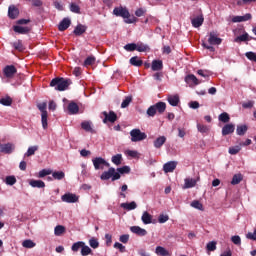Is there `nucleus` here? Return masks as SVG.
I'll return each mask as SVG.
<instances>
[{
	"label": "nucleus",
	"instance_id": "nucleus-26",
	"mask_svg": "<svg viewBox=\"0 0 256 256\" xmlns=\"http://www.w3.org/2000/svg\"><path fill=\"white\" fill-rule=\"evenodd\" d=\"M141 219L144 225H150V223H153V216H151L147 211L143 212Z\"/></svg>",
	"mask_w": 256,
	"mask_h": 256
},
{
	"label": "nucleus",
	"instance_id": "nucleus-7",
	"mask_svg": "<svg viewBox=\"0 0 256 256\" xmlns=\"http://www.w3.org/2000/svg\"><path fill=\"white\" fill-rule=\"evenodd\" d=\"M94 168L96 170L104 169V167H109V163L105 161V159L101 157H96L92 160Z\"/></svg>",
	"mask_w": 256,
	"mask_h": 256
},
{
	"label": "nucleus",
	"instance_id": "nucleus-15",
	"mask_svg": "<svg viewBox=\"0 0 256 256\" xmlns=\"http://www.w3.org/2000/svg\"><path fill=\"white\" fill-rule=\"evenodd\" d=\"M232 133H235L234 124H225L222 128L223 137H226V135H231Z\"/></svg>",
	"mask_w": 256,
	"mask_h": 256
},
{
	"label": "nucleus",
	"instance_id": "nucleus-17",
	"mask_svg": "<svg viewBox=\"0 0 256 256\" xmlns=\"http://www.w3.org/2000/svg\"><path fill=\"white\" fill-rule=\"evenodd\" d=\"M130 231L139 237H145L147 235V230L139 227V226H131Z\"/></svg>",
	"mask_w": 256,
	"mask_h": 256
},
{
	"label": "nucleus",
	"instance_id": "nucleus-56",
	"mask_svg": "<svg viewBox=\"0 0 256 256\" xmlns=\"http://www.w3.org/2000/svg\"><path fill=\"white\" fill-rule=\"evenodd\" d=\"M125 51H137V44L130 43L124 46Z\"/></svg>",
	"mask_w": 256,
	"mask_h": 256
},
{
	"label": "nucleus",
	"instance_id": "nucleus-20",
	"mask_svg": "<svg viewBox=\"0 0 256 256\" xmlns=\"http://www.w3.org/2000/svg\"><path fill=\"white\" fill-rule=\"evenodd\" d=\"M13 31L15 33H19V35H27V33H29L31 31V28H29L27 26L23 27V26L17 25V26L13 27Z\"/></svg>",
	"mask_w": 256,
	"mask_h": 256
},
{
	"label": "nucleus",
	"instance_id": "nucleus-50",
	"mask_svg": "<svg viewBox=\"0 0 256 256\" xmlns=\"http://www.w3.org/2000/svg\"><path fill=\"white\" fill-rule=\"evenodd\" d=\"M239 151H241V146L240 144L234 147H230L228 150V153L230 155H237V153H239Z\"/></svg>",
	"mask_w": 256,
	"mask_h": 256
},
{
	"label": "nucleus",
	"instance_id": "nucleus-22",
	"mask_svg": "<svg viewBox=\"0 0 256 256\" xmlns=\"http://www.w3.org/2000/svg\"><path fill=\"white\" fill-rule=\"evenodd\" d=\"M11 46L15 49V51H19V53H23V51H25V46L23 45L22 40L12 42Z\"/></svg>",
	"mask_w": 256,
	"mask_h": 256
},
{
	"label": "nucleus",
	"instance_id": "nucleus-44",
	"mask_svg": "<svg viewBox=\"0 0 256 256\" xmlns=\"http://www.w3.org/2000/svg\"><path fill=\"white\" fill-rule=\"evenodd\" d=\"M197 129L199 133H209L211 131V128L204 124H197Z\"/></svg>",
	"mask_w": 256,
	"mask_h": 256
},
{
	"label": "nucleus",
	"instance_id": "nucleus-12",
	"mask_svg": "<svg viewBox=\"0 0 256 256\" xmlns=\"http://www.w3.org/2000/svg\"><path fill=\"white\" fill-rule=\"evenodd\" d=\"M177 169V162L170 161L164 164L163 171L164 173H173Z\"/></svg>",
	"mask_w": 256,
	"mask_h": 256
},
{
	"label": "nucleus",
	"instance_id": "nucleus-54",
	"mask_svg": "<svg viewBox=\"0 0 256 256\" xmlns=\"http://www.w3.org/2000/svg\"><path fill=\"white\" fill-rule=\"evenodd\" d=\"M191 207H194V209H198L199 211H203V204H201V202H199V200H194L191 203Z\"/></svg>",
	"mask_w": 256,
	"mask_h": 256
},
{
	"label": "nucleus",
	"instance_id": "nucleus-8",
	"mask_svg": "<svg viewBox=\"0 0 256 256\" xmlns=\"http://www.w3.org/2000/svg\"><path fill=\"white\" fill-rule=\"evenodd\" d=\"M61 199L64 203H77L79 201V196L73 193H66L62 195Z\"/></svg>",
	"mask_w": 256,
	"mask_h": 256
},
{
	"label": "nucleus",
	"instance_id": "nucleus-62",
	"mask_svg": "<svg viewBox=\"0 0 256 256\" xmlns=\"http://www.w3.org/2000/svg\"><path fill=\"white\" fill-rule=\"evenodd\" d=\"M231 241L232 243H234V245H241V237L240 236H232L231 237Z\"/></svg>",
	"mask_w": 256,
	"mask_h": 256
},
{
	"label": "nucleus",
	"instance_id": "nucleus-13",
	"mask_svg": "<svg viewBox=\"0 0 256 256\" xmlns=\"http://www.w3.org/2000/svg\"><path fill=\"white\" fill-rule=\"evenodd\" d=\"M9 19H17L19 17V8L15 5H10L8 8Z\"/></svg>",
	"mask_w": 256,
	"mask_h": 256
},
{
	"label": "nucleus",
	"instance_id": "nucleus-21",
	"mask_svg": "<svg viewBox=\"0 0 256 256\" xmlns=\"http://www.w3.org/2000/svg\"><path fill=\"white\" fill-rule=\"evenodd\" d=\"M197 185V180L193 178H186L184 180V186L183 189H193Z\"/></svg>",
	"mask_w": 256,
	"mask_h": 256
},
{
	"label": "nucleus",
	"instance_id": "nucleus-57",
	"mask_svg": "<svg viewBox=\"0 0 256 256\" xmlns=\"http://www.w3.org/2000/svg\"><path fill=\"white\" fill-rule=\"evenodd\" d=\"M248 39H249V34L244 33L235 38V43H239V41H248Z\"/></svg>",
	"mask_w": 256,
	"mask_h": 256
},
{
	"label": "nucleus",
	"instance_id": "nucleus-36",
	"mask_svg": "<svg viewBox=\"0 0 256 256\" xmlns=\"http://www.w3.org/2000/svg\"><path fill=\"white\" fill-rule=\"evenodd\" d=\"M80 253H81L82 256L93 255V250H91L90 247L87 246L84 242V245L82 246V249H81Z\"/></svg>",
	"mask_w": 256,
	"mask_h": 256
},
{
	"label": "nucleus",
	"instance_id": "nucleus-30",
	"mask_svg": "<svg viewBox=\"0 0 256 256\" xmlns=\"http://www.w3.org/2000/svg\"><path fill=\"white\" fill-rule=\"evenodd\" d=\"M29 185L37 189H43L45 187V182H43V180H31Z\"/></svg>",
	"mask_w": 256,
	"mask_h": 256
},
{
	"label": "nucleus",
	"instance_id": "nucleus-9",
	"mask_svg": "<svg viewBox=\"0 0 256 256\" xmlns=\"http://www.w3.org/2000/svg\"><path fill=\"white\" fill-rule=\"evenodd\" d=\"M13 151H15V144L13 143L0 144V153L11 155Z\"/></svg>",
	"mask_w": 256,
	"mask_h": 256
},
{
	"label": "nucleus",
	"instance_id": "nucleus-23",
	"mask_svg": "<svg viewBox=\"0 0 256 256\" xmlns=\"http://www.w3.org/2000/svg\"><path fill=\"white\" fill-rule=\"evenodd\" d=\"M85 31H87V27L84 26L83 24H78L73 33L74 35H76V37H81V35H83V33H85Z\"/></svg>",
	"mask_w": 256,
	"mask_h": 256
},
{
	"label": "nucleus",
	"instance_id": "nucleus-52",
	"mask_svg": "<svg viewBox=\"0 0 256 256\" xmlns=\"http://www.w3.org/2000/svg\"><path fill=\"white\" fill-rule=\"evenodd\" d=\"M70 11H71L72 13H77V14H79V13H81V8H80L79 5H77L76 3H71V4H70Z\"/></svg>",
	"mask_w": 256,
	"mask_h": 256
},
{
	"label": "nucleus",
	"instance_id": "nucleus-18",
	"mask_svg": "<svg viewBox=\"0 0 256 256\" xmlns=\"http://www.w3.org/2000/svg\"><path fill=\"white\" fill-rule=\"evenodd\" d=\"M204 21H205V18L203 17V14H201L195 18H192L191 24H192V26H194L197 29V28L201 27V25H203Z\"/></svg>",
	"mask_w": 256,
	"mask_h": 256
},
{
	"label": "nucleus",
	"instance_id": "nucleus-63",
	"mask_svg": "<svg viewBox=\"0 0 256 256\" xmlns=\"http://www.w3.org/2000/svg\"><path fill=\"white\" fill-rule=\"evenodd\" d=\"M159 223H167L169 221V216L165 214H161L158 218Z\"/></svg>",
	"mask_w": 256,
	"mask_h": 256
},
{
	"label": "nucleus",
	"instance_id": "nucleus-2",
	"mask_svg": "<svg viewBox=\"0 0 256 256\" xmlns=\"http://www.w3.org/2000/svg\"><path fill=\"white\" fill-rule=\"evenodd\" d=\"M72 83L69 78L56 77L51 80L50 87H55L56 91H65Z\"/></svg>",
	"mask_w": 256,
	"mask_h": 256
},
{
	"label": "nucleus",
	"instance_id": "nucleus-3",
	"mask_svg": "<svg viewBox=\"0 0 256 256\" xmlns=\"http://www.w3.org/2000/svg\"><path fill=\"white\" fill-rule=\"evenodd\" d=\"M167 109V104L165 102H157L154 105H151L147 111H146V115H148L149 117H155L156 113H158V115H163V113H165Z\"/></svg>",
	"mask_w": 256,
	"mask_h": 256
},
{
	"label": "nucleus",
	"instance_id": "nucleus-37",
	"mask_svg": "<svg viewBox=\"0 0 256 256\" xmlns=\"http://www.w3.org/2000/svg\"><path fill=\"white\" fill-rule=\"evenodd\" d=\"M81 128L84 131H87V133H93V127H91V122L89 121H84L81 123Z\"/></svg>",
	"mask_w": 256,
	"mask_h": 256
},
{
	"label": "nucleus",
	"instance_id": "nucleus-14",
	"mask_svg": "<svg viewBox=\"0 0 256 256\" xmlns=\"http://www.w3.org/2000/svg\"><path fill=\"white\" fill-rule=\"evenodd\" d=\"M185 82L187 83V85H200L201 80L197 79L196 75L193 74H189L185 77Z\"/></svg>",
	"mask_w": 256,
	"mask_h": 256
},
{
	"label": "nucleus",
	"instance_id": "nucleus-59",
	"mask_svg": "<svg viewBox=\"0 0 256 256\" xmlns=\"http://www.w3.org/2000/svg\"><path fill=\"white\" fill-rule=\"evenodd\" d=\"M89 245L92 247V249H97L99 247V241H97L96 238H91L89 240Z\"/></svg>",
	"mask_w": 256,
	"mask_h": 256
},
{
	"label": "nucleus",
	"instance_id": "nucleus-41",
	"mask_svg": "<svg viewBox=\"0 0 256 256\" xmlns=\"http://www.w3.org/2000/svg\"><path fill=\"white\" fill-rule=\"evenodd\" d=\"M85 244V242L83 241H78L76 243H74L71 247V250L74 252V253H77V251H79V249H83V245Z\"/></svg>",
	"mask_w": 256,
	"mask_h": 256
},
{
	"label": "nucleus",
	"instance_id": "nucleus-53",
	"mask_svg": "<svg viewBox=\"0 0 256 256\" xmlns=\"http://www.w3.org/2000/svg\"><path fill=\"white\" fill-rule=\"evenodd\" d=\"M5 183L6 185H15V183H17V178H15V176H7Z\"/></svg>",
	"mask_w": 256,
	"mask_h": 256
},
{
	"label": "nucleus",
	"instance_id": "nucleus-31",
	"mask_svg": "<svg viewBox=\"0 0 256 256\" xmlns=\"http://www.w3.org/2000/svg\"><path fill=\"white\" fill-rule=\"evenodd\" d=\"M0 104L4 105V107H11L13 105V98L10 96H6L0 99Z\"/></svg>",
	"mask_w": 256,
	"mask_h": 256
},
{
	"label": "nucleus",
	"instance_id": "nucleus-55",
	"mask_svg": "<svg viewBox=\"0 0 256 256\" xmlns=\"http://www.w3.org/2000/svg\"><path fill=\"white\" fill-rule=\"evenodd\" d=\"M207 251H215L217 249V242L211 241L206 245Z\"/></svg>",
	"mask_w": 256,
	"mask_h": 256
},
{
	"label": "nucleus",
	"instance_id": "nucleus-4",
	"mask_svg": "<svg viewBox=\"0 0 256 256\" xmlns=\"http://www.w3.org/2000/svg\"><path fill=\"white\" fill-rule=\"evenodd\" d=\"M100 179H102V181H107L109 179H112V181H117L121 179V174L116 172L115 168L111 167L108 169V171H105L101 174Z\"/></svg>",
	"mask_w": 256,
	"mask_h": 256
},
{
	"label": "nucleus",
	"instance_id": "nucleus-32",
	"mask_svg": "<svg viewBox=\"0 0 256 256\" xmlns=\"http://www.w3.org/2000/svg\"><path fill=\"white\" fill-rule=\"evenodd\" d=\"M249 127H247V125H238L236 128V133L237 135H239L240 137H243V135H245V133H247Z\"/></svg>",
	"mask_w": 256,
	"mask_h": 256
},
{
	"label": "nucleus",
	"instance_id": "nucleus-43",
	"mask_svg": "<svg viewBox=\"0 0 256 256\" xmlns=\"http://www.w3.org/2000/svg\"><path fill=\"white\" fill-rule=\"evenodd\" d=\"M136 51L139 53H145L146 51H149V47L146 44L138 43L136 44Z\"/></svg>",
	"mask_w": 256,
	"mask_h": 256
},
{
	"label": "nucleus",
	"instance_id": "nucleus-42",
	"mask_svg": "<svg viewBox=\"0 0 256 256\" xmlns=\"http://www.w3.org/2000/svg\"><path fill=\"white\" fill-rule=\"evenodd\" d=\"M63 233H65V226L57 225L54 229V235L60 237V235H63Z\"/></svg>",
	"mask_w": 256,
	"mask_h": 256
},
{
	"label": "nucleus",
	"instance_id": "nucleus-49",
	"mask_svg": "<svg viewBox=\"0 0 256 256\" xmlns=\"http://www.w3.org/2000/svg\"><path fill=\"white\" fill-rule=\"evenodd\" d=\"M91 65H95V57L89 56L84 61V67H89Z\"/></svg>",
	"mask_w": 256,
	"mask_h": 256
},
{
	"label": "nucleus",
	"instance_id": "nucleus-61",
	"mask_svg": "<svg viewBox=\"0 0 256 256\" xmlns=\"http://www.w3.org/2000/svg\"><path fill=\"white\" fill-rule=\"evenodd\" d=\"M39 111H41V114L47 113V103L43 102L37 105Z\"/></svg>",
	"mask_w": 256,
	"mask_h": 256
},
{
	"label": "nucleus",
	"instance_id": "nucleus-19",
	"mask_svg": "<svg viewBox=\"0 0 256 256\" xmlns=\"http://www.w3.org/2000/svg\"><path fill=\"white\" fill-rule=\"evenodd\" d=\"M71 27V20L69 18H64L58 25L59 31H67Z\"/></svg>",
	"mask_w": 256,
	"mask_h": 256
},
{
	"label": "nucleus",
	"instance_id": "nucleus-27",
	"mask_svg": "<svg viewBox=\"0 0 256 256\" xmlns=\"http://www.w3.org/2000/svg\"><path fill=\"white\" fill-rule=\"evenodd\" d=\"M167 141V138L165 136H160L154 141V147L156 149H161L163 145H165V142Z\"/></svg>",
	"mask_w": 256,
	"mask_h": 256
},
{
	"label": "nucleus",
	"instance_id": "nucleus-25",
	"mask_svg": "<svg viewBox=\"0 0 256 256\" xmlns=\"http://www.w3.org/2000/svg\"><path fill=\"white\" fill-rule=\"evenodd\" d=\"M68 111L70 115H77L79 113V105L75 102H70L68 104Z\"/></svg>",
	"mask_w": 256,
	"mask_h": 256
},
{
	"label": "nucleus",
	"instance_id": "nucleus-11",
	"mask_svg": "<svg viewBox=\"0 0 256 256\" xmlns=\"http://www.w3.org/2000/svg\"><path fill=\"white\" fill-rule=\"evenodd\" d=\"M251 19H253V16L251 15V13H247L244 16H234L232 18V22L233 23H243L245 21H251Z\"/></svg>",
	"mask_w": 256,
	"mask_h": 256
},
{
	"label": "nucleus",
	"instance_id": "nucleus-5",
	"mask_svg": "<svg viewBox=\"0 0 256 256\" xmlns=\"http://www.w3.org/2000/svg\"><path fill=\"white\" fill-rule=\"evenodd\" d=\"M130 137L132 143H137L139 141H145V139H147V134H145V132H141L140 129H132L130 131Z\"/></svg>",
	"mask_w": 256,
	"mask_h": 256
},
{
	"label": "nucleus",
	"instance_id": "nucleus-51",
	"mask_svg": "<svg viewBox=\"0 0 256 256\" xmlns=\"http://www.w3.org/2000/svg\"><path fill=\"white\" fill-rule=\"evenodd\" d=\"M117 173H119V175H124V173H131V168L129 166H123L121 168H117Z\"/></svg>",
	"mask_w": 256,
	"mask_h": 256
},
{
	"label": "nucleus",
	"instance_id": "nucleus-34",
	"mask_svg": "<svg viewBox=\"0 0 256 256\" xmlns=\"http://www.w3.org/2000/svg\"><path fill=\"white\" fill-rule=\"evenodd\" d=\"M39 151V146L35 145V146H30L27 150V152L24 154V157H31L33 155H35V152Z\"/></svg>",
	"mask_w": 256,
	"mask_h": 256
},
{
	"label": "nucleus",
	"instance_id": "nucleus-24",
	"mask_svg": "<svg viewBox=\"0 0 256 256\" xmlns=\"http://www.w3.org/2000/svg\"><path fill=\"white\" fill-rule=\"evenodd\" d=\"M151 69H152V71H162L163 70V60H153Z\"/></svg>",
	"mask_w": 256,
	"mask_h": 256
},
{
	"label": "nucleus",
	"instance_id": "nucleus-1",
	"mask_svg": "<svg viewBox=\"0 0 256 256\" xmlns=\"http://www.w3.org/2000/svg\"><path fill=\"white\" fill-rule=\"evenodd\" d=\"M114 15H116V17H122L123 19H125V23H127L128 25H131L132 23H137V17L132 16L129 13V10L127 8H123V6L120 7H116L113 10Z\"/></svg>",
	"mask_w": 256,
	"mask_h": 256
},
{
	"label": "nucleus",
	"instance_id": "nucleus-6",
	"mask_svg": "<svg viewBox=\"0 0 256 256\" xmlns=\"http://www.w3.org/2000/svg\"><path fill=\"white\" fill-rule=\"evenodd\" d=\"M3 73L4 77H6L7 79H13V77H15V75L17 74V68L13 65H7L3 69Z\"/></svg>",
	"mask_w": 256,
	"mask_h": 256
},
{
	"label": "nucleus",
	"instance_id": "nucleus-64",
	"mask_svg": "<svg viewBox=\"0 0 256 256\" xmlns=\"http://www.w3.org/2000/svg\"><path fill=\"white\" fill-rule=\"evenodd\" d=\"M247 239H251L252 241H256V229L254 230L253 233L249 232L247 235H246Z\"/></svg>",
	"mask_w": 256,
	"mask_h": 256
},
{
	"label": "nucleus",
	"instance_id": "nucleus-46",
	"mask_svg": "<svg viewBox=\"0 0 256 256\" xmlns=\"http://www.w3.org/2000/svg\"><path fill=\"white\" fill-rule=\"evenodd\" d=\"M35 242L33 240H24L22 243V246L25 247V249H33L35 247Z\"/></svg>",
	"mask_w": 256,
	"mask_h": 256
},
{
	"label": "nucleus",
	"instance_id": "nucleus-28",
	"mask_svg": "<svg viewBox=\"0 0 256 256\" xmlns=\"http://www.w3.org/2000/svg\"><path fill=\"white\" fill-rule=\"evenodd\" d=\"M167 101L172 107H177L179 105V95H170Z\"/></svg>",
	"mask_w": 256,
	"mask_h": 256
},
{
	"label": "nucleus",
	"instance_id": "nucleus-45",
	"mask_svg": "<svg viewBox=\"0 0 256 256\" xmlns=\"http://www.w3.org/2000/svg\"><path fill=\"white\" fill-rule=\"evenodd\" d=\"M121 161H123V155L116 154L112 156V163H114V165H121Z\"/></svg>",
	"mask_w": 256,
	"mask_h": 256
},
{
	"label": "nucleus",
	"instance_id": "nucleus-29",
	"mask_svg": "<svg viewBox=\"0 0 256 256\" xmlns=\"http://www.w3.org/2000/svg\"><path fill=\"white\" fill-rule=\"evenodd\" d=\"M120 207H122V209H126L127 211H133L134 209H137V203L135 201L130 203H122Z\"/></svg>",
	"mask_w": 256,
	"mask_h": 256
},
{
	"label": "nucleus",
	"instance_id": "nucleus-60",
	"mask_svg": "<svg viewBox=\"0 0 256 256\" xmlns=\"http://www.w3.org/2000/svg\"><path fill=\"white\" fill-rule=\"evenodd\" d=\"M114 249H119L120 253H125L127 251L125 246L119 242H115Z\"/></svg>",
	"mask_w": 256,
	"mask_h": 256
},
{
	"label": "nucleus",
	"instance_id": "nucleus-33",
	"mask_svg": "<svg viewBox=\"0 0 256 256\" xmlns=\"http://www.w3.org/2000/svg\"><path fill=\"white\" fill-rule=\"evenodd\" d=\"M130 64H132L134 67H141L143 65V60L139 59L137 56H133L130 58Z\"/></svg>",
	"mask_w": 256,
	"mask_h": 256
},
{
	"label": "nucleus",
	"instance_id": "nucleus-10",
	"mask_svg": "<svg viewBox=\"0 0 256 256\" xmlns=\"http://www.w3.org/2000/svg\"><path fill=\"white\" fill-rule=\"evenodd\" d=\"M102 114L104 115V119H103V123H107V121L109 123H115V121H117V114L113 111H110L109 113H107V111L102 112Z\"/></svg>",
	"mask_w": 256,
	"mask_h": 256
},
{
	"label": "nucleus",
	"instance_id": "nucleus-16",
	"mask_svg": "<svg viewBox=\"0 0 256 256\" xmlns=\"http://www.w3.org/2000/svg\"><path fill=\"white\" fill-rule=\"evenodd\" d=\"M208 43L210 45H221V43H223V39L217 37L215 35V32H211L210 36H209V39H208Z\"/></svg>",
	"mask_w": 256,
	"mask_h": 256
},
{
	"label": "nucleus",
	"instance_id": "nucleus-38",
	"mask_svg": "<svg viewBox=\"0 0 256 256\" xmlns=\"http://www.w3.org/2000/svg\"><path fill=\"white\" fill-rule=\"evenodd\" d=\"M243 181V175L242 174H235L232 177L231 185H239Z\"/></svg>",
	"mask_w": 256,
	"mask_h": 256
},
{
	"label": "nucleus",
	"instance_id": "nucleus-35",
	"mask_svg": "<svg viewBox=\"0 0 256 256\" xmlns=\"http://www.w3.org/2000/svg\"><path fill=\"white\" fill-rule=\"evenodd\" d=\"M155 253H156V255H159V256H168L169 255V251H167V249H165L163 246H157Z\"/></svg>",
	"mask_w": 256,
	"mask_h": 256
},
{
	"label": "nucleus",
	"instance_id": "nucleus-47",
	"mask_svg": "<svg viewBox=\"0 0 256 256\" xmlns=\"http://www.w3.org/2000/svg\"><path fill=\"white\" fill-rule=\"evenodd\" d=\"M131 101H133V97L127 96L121 103V108L125 109V108L129 107V104L131 103Z\"/></svg>",
	"mask_w": 256,
	"mask_h": 256
},
{
	"label": "nucleus",
	"instance_id": "nucleus-39",
	"mask_svg": "<svg viewBox=\"0 0 256 256\" xmlns=\"http://www.w3.org/2000/svg\"><path fill=\"white\" fill-rule=\"evenodd\" d=\"M53 179H56V181H61L62 179H65V172L63 171H55L52 173Z\"/></svg>",
	"mask_w": 256,
	"mask_h": 256
},
{
	"label": "nucleus",
	"instance_id": "nucleus-48",
	"mask_svg": "<svg viewBox=\"0 0 256 256\" xmlns=\"http://www.w3.org/2000/svg\"><path fill=\"white\" fill-rule=\"evenodd\" d=\"M47 118H48L47 112H44L43 114H41V122H42L43 129H47L48 127Z\"/></svg>",
	"mask_w": 256,
	"mask_h": 256
},
{
	"label": "nucleus",
	"instance_id": "nucleus-40",
	"mask_svg": "<svg viewBox=\"0 0 256 256\" xmlns=\"http://www.w3.org/2000/svg\"><path fill=\"white\" fill-rule=\"evenodd\" d=\"M219 121H221L222 123H229V121H231V117L229 116V114L227 112H223L219 115Z\"/></svg>",
	"mask_w": 256,
	"mask_h": 256
},
{
	"label": "nucleus",
	"instance_id": "nucleus-58",
	"mask_svg": "<svg viewBox=\"0 0 256 256\" xmlns=\"http://www.w3.org/2000/svg\"><path fill=\"white\" fill-rule=\"evenodd\" d=\"M51 173H53L51 170H47V169H43V170H41L40 172H39V175H38V177L40 178V179H43V177H47V175H51Z\"/></svg>",
	"mask_w": 256,
	"mask_h": 256
}]
</instances>
